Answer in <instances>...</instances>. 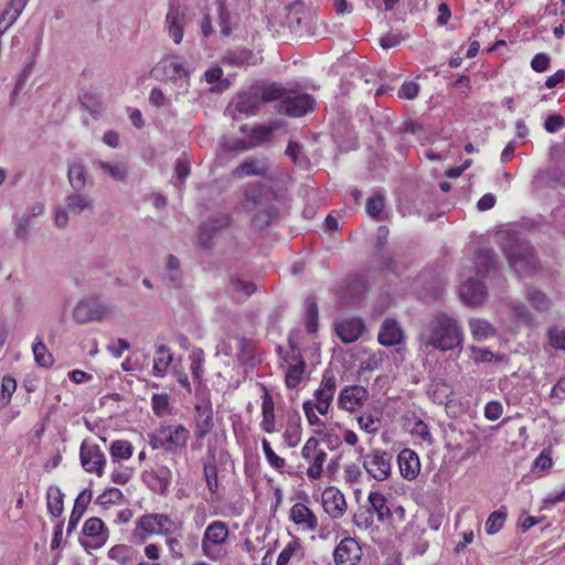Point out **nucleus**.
Returning <instances> with one entry per match:
<instances>
[{"label": "nucleus", "instance_id": "1", "mask_svg": "<svg viewBox=\"0 0 565 565\" xmlns=\"http://www.w3.org/2000/svg\"><path fill=\"white\" fill-rule=\"evenodd\" d=\"M427 329V347L440 352L462 350L465 330L455 317L446 312H438L430 320Z\"/></svg>", "mask_w": 565, "mask_h": 565}, {"label": "nucleus", "instance_id": "2", "mask_svg": "<svg viewBox=\"0 0 565 565\" xmlns=\"http://www.w3.org/2000/svg\"><path fill=\"white\" fill-rule=\"evenodd\" d=\"M189 439L190 430L184 425L162 423L149 435V445L153 450L177 455L185 449Z\"/></svg>", "mask_w": 565, "mask_h": 565}, {"label": "nucleus", "instance_id": "3", "mask_svg": "<svg viewBox=\"0 0 565 565\" xmlns=\"http://www.w3.org/2000/svg\"><path fill=\"white\" fill-rule=\"evenodd\" d=\"M300 456L306 465L305 473L309 480H320L324 476L333 475L330 463L327 465L328 454L317 438L310 437L306 440L300 450Z\"/></svg>", "mask_w": 565, "mask_h": 565}, {"label": "nucleus", "instance_id": "4", "mask_svg": "<svg viewBox=\"0 0 565 565\" xmlns=\"http://www.w3.org/2000/svg\"><path fill=\"white\" fill-rule=\"evenodd\" d=\"M230 529L224 521H212L205 529L202 537L203 554L210 559H216L222 547L227 543Z\"/></svg>", "mask_w": 565, "mask_h": 565}, {"label": "nucleus", "instance_id": "5", "mask_svg": "<svg viewBox=\"0 0 565 565\" xmlns=\"http://www.w3.org/2000/svg\"><path fill=\"white\" fill-rule=\"evenodd\" d=\"M159 81L181 82L185 88L190 85V71L184 67L180 56L172 55L162 58L151 71Z\"/></svg>", "mask_w": 565, "mask_h": 565}, {"label": "nucleus", "instance_id": "6", "mask_svg": "<svg viewBox=\"0 0 565 565\" xmlns=\"http://www.w3.org/2000/svg\"><path fill=\"white\" fill-rule=\"evenodd\" d=\"M392 460L390 452L377 448L362 456V466L370 478L382 482L392 475Z\"/></svg>", "mask_w": 565, "mask_h": 565}, {"label": "nucleus", "instance_id": "7", "mask_svg": "<svg viewBox=\"0 0 565 565\" xmlns=\"http://www.w3.org/2000/svg\"><path fill=\"white\" fill-rule=\"evenodd\" d=\"M315 109V99L306 93L287 90L278 103L277 111L290 117H302Z\"/></svg>", "mask_w": 565, "mask_h": 565}, {"label": "nucleus", "instance_id": "8", "mask_svg": "<svg viewBox=\"0 0 565 565\" xmlns=\"http://www.w3.org/2000/svg\"><path fill=\"white\" fill-rule=\"evenodd\" d=\"M505 256L510 267L519 276L534 274L539 268V260L532 247H515L505 250Z\"/></svg>", "mask_w": 565, "mask_h": 565}, {"label": "nucleus", "instance_id": "9", "mask_svg": "<svg viewBox=\"0 0 565 565\" xmlns=\"http://www.w3.org/2000/svg\"><path fill=\"white\" fill-rule=\"evenodd\" d=\"M79 460L83 469L88 473L102 477L105 472L107 459L102 448L85 439L79 447Z\"/></svg>", "mask_w": 565, "mask_h": 565}, {"label": "nucleus", "instance_id": "10", "mask_svg": "<svg viewBox=\"0 0 565 565\" xmlns=\"http://www.w3.org/2000/svg\"><path fill=\"white\" fill-rule=\"evenodd\" d=\"M189 21V8L180 2H172L166 15V26L170 39L180 44L184 35V26Z\"/></svg>", "mask_w": 565, "mask_h": 565}, {"label": "nucleus", "instance_id": "11", "mask_svg": "<svg viewBox=\"0 0 565 565\" xmlns=\"http://www.w3.org/2000/svg\"><path fill=\"white\" fill-rule=\"evenodd\" d=\"M81 544L85 550H98L105 545L109 537V531L102 519L89 518L85 521Z\"/></svg>", "mask_w": 565, "mask_h": 565}, {"label": "nucleus", "instance_id": "12", "mask_svg": "<svg viewBox=\"0 0 565 565\" xmlns=\"http://www.w3.org/2000/svg\"><path fill=\"white\" fill-rule=\"evenodd\" d=\"M369 391L361 385L344 386L338 396V406L340 409L354 413L361 409L369 399Z\"/></svg>", "mask_w": 565, "mask_h": 565}, {"label": "nucleus", "instance_id": "13", "mask_svg": "<svg viewBox=\"0 0 565 565\" xmlns=\"http://www.w3.org/2000/svg\"><path fill=\"white\" fill-rule=\"evenodd\" d=\"M335 565H358L362 558V547L356 539L344 537L332 553Z\"/></svg>", "mask_w": 565, "mask_h": 565}, {"label": "nucleus", "instance_id": "14", "mask_svg": "<svg viewBox=\"0 0 565 565\" xmlns=\"http://www.w3.org/2000/svg\"><path fill=\"white\" fill-rule=\"evenodd\" d=\"M321 502L324 512L332 519H341L348 509L344 494L337 487H327L321 494Z\"/></svg>", "mask_w": 565, "mask_h": 565}, {"label": "nucleus", "instance_id": "15", "mask_svg": "<svg viewBox=\"0 0 565 565\" xmlns=\"http://www.w3.org/2000/svg\"><path fill=\"white\" fill-rule=\"evenodd\" d=\"M107 311L105 305L95 298L81 300L73 310V318L77 323H88L100 320Z\"/></svg>", "mask_w": 565, "mask_h": 565}, {"label": "nucleus", "instance_id": "16", "mask_svg": "<svg viewBox=\"0 0 565 565\" xmlns=\"http://www.w3.org/2000/svg\"><path fill=\"white\" fill-rule=\"evenodd\" d=\"M262 390V420L259 423L260 429L266 434H274L280 430L277 425L275 414V402L270 391L265 386H260Z\"/></svg>", "mask_w": 565, "mask_h": 565}, {"label": "nucleus", "instance_id": "17", "mask_svg": "<svg viewBox=\"0 0 565 565\" xmlns=\"http://www.w3.org/2000/svg\"><path fill=\"white\" fill-rule=\"evenodd\" d=\"M366 291V284L360 274L348 276L340 287L339 297L347 305L359 303Z\"/></svg>", "mask_w": 565, "mask_h": 565}, {"label": "nucleus", "instance_id": "18", "mask_svg": "<svg viewBox=\"0 0 565 565\" xmlns=\"http://www.w3.org/2000/svg\"><path fill=\"white\" fill-rule=\"evenodd\" d=\"M289 520L302 531L316 532L319 527L315 512L301 502H297L290 508Z\"/></svg>", "mask_w": 565, "mask_h": 565}, {"label": "nucleus", "instance_id": "19", "mask_svg": "<svg viewBox=\"0 0 565 565\" xmlns=\"http://www.w3.org/2000/svg\"><path fill=\"white\" fill-rule=\"evenodd\" d=\"M334 329L341 342L352 343L362 337L365 324L361 318L353 317L337 321Z\"/></svg>", "mask_w": 565, "mask_h": 565}, {"label": "nucleus", "instance_id": "20", "mask_svg": "<svg viewBox=\"0 0 565 565\" xmlns=\"http://www.w3.org/2000/svg\"><path fill=\"white\" fill-rule=\"evenodd\" d=\"M367 509L376 516L377 523H385L393 516L392 504L381 491L371 490L366 498Z\"/></svg>", "mask_w": 565, "mask_h": 565}, {"label": "nucleus", "instance_id": "21", "mask_svg": "<svg viewBox=\"0 0 565 565\" xmlns=\"http://www.w3.org/2000/svg\"><path fill=\"white\" fill-rule=\"evenodd\" d=\"M397 465L401 476L406 480H415L420 472V460L416 451L404 448L397 456Z\"/></svg>", "mask_w": 565, "mask_h": 565}, {"label": "nucleus", "instance_id": "22", "mask_svg": "<svg viewBox=\"0 0 565 565\" xmlns=\"http://www.w3.org/2000/svg\"><path fill=\"white\" fill-rule=\"evenodd\" d=\"M158 530V513L143 514L135 523L132 541L136 544H142L148 537L159 535Z\"/></svg>", "mask_w": 565, "mask_h": 565}, {"label": "nucleus", "instance_id": "23", "mask_svg": "<svg viewBox=\"0 0 565 565\" xmlns=\"http://www.w3.org/2000/svg\"><path fill=\"white\" fill-rule=\"evenodd\" d=\"M302 409L308 424L313 427V431L316 434L322 433L326 428V423L320 418V416H327L330 408L327 405H322L318 401L310 398L303 402Z\"/></svg>", "mask_w": 565, "mask_h": 565}, {"label": "nucleus", "instance_id": "24", "mask_svg": "<svg viewBox=\"0 0 565 565\" xmlns=\"http://www.w3.org/2000/svg\"><path fill=\"white\" fill-rule=\"evenodd\" d=\"M194 435L196 440H203L213 429V411L211 406L195 405Z\"/></svg>", "mask_w": 565, "mask_h": 565}, {"label": "nucleus", "instance_id": "25", "mask_svg": "<svg viewBox=\"0 0 565 565\" xmlns=\"http://www.w3.org/2000/svg\"><path fill=\"white\" fill-rule=\"evenodd\" d=\"M403 340V330L399 323L392 318H386L379 330L377 341L384 347H393Z\"/></svg>", "mask_w": 565, "mask_h": 565}, {"label": "nucleus", "instance_id": "26", "mask_svg": "<svg viewBox=\"0 0 565 565\" xmlns=\"http://www.w3.org/2000/svg\"><path fill=\"white\" fill-rule=\"evenodd\" d=\"M269 166L265 161L258 160L255 157H247L232 171V175L235 179L264 177L267 174Z\"/></svg>", "mask_w": 565, "mask_h": 565}, {"label": "nucleus", "instance_id": "27", "mask_svg": "<svg viewBox=\"0 0 565 565\" xmlns=\"http://www.w3.org/2000/svg\"><path fill=\"white\" fill-rule=\"evenodd\" d=\"M290 359H292L295 363H290L289 360L286 359L288 367L285 374V385L287 388L294 390L299 386L305 377L306 362L299 352L297 354L292 352Z\"/></svg>", "mask_w": 565, "mask_h": 565}, {"label": "nucleus", "instance_id": "28", "mask_svg": "<svg viewBox=\"0 0 565 565\" xmlns=\"http://www.w3.org/2000/svg\"><path fill=\"white\" fill-rule=\"evenodd\" d=\"M337 391V379L332 373L326 372L322 375L319 387L313 392L312 398L322 405L331 408Z\"/></svg>", "mask_w": 565, "mask_h": 565}, {"label": "nucleus", "instance_id": "29", "mask_svg": "<svg viewBox=\"0 0 565 565\" xmlns=\"http://www.w3.org/2000/svg\"><path fill=\"white\" fill-rule=\"evenodd\" d=\"M486 295V287L479 279L470 278L460 288L462 300L471 306L480 305L484 300Z\"/></svg>", "mask_w": 565, "mask_h": 565}, {"label": "nucleus", "instance_id": "30", "mask_svg": "<svg viewBox=\"0 0 565 565\" xmlns=\"http://www.w3.org/2000/svg\"><path fill=\"white\" fill-rule=\"evenodd\" d=\"M173 361L171 349L164 344L158 345L154 351L152 373L156 377H164Z\"/></svg>", "mask_w": 565, "mask_h": 565}, {"label": "nucleus", "instance_id": "31", "mask_svg": "<svg viewBox=\"0 0 565 565\" xmlns=\"http://www.w3.org/2000/svg\"><path fill=\"white\" fill-rule=\"evenodd\" d=\"M260 106L262 98H259L258 92H244L238 94L236 97L235 109L239 114L253 116L256 114Z\"/></svg>", "mask_w": 565, "mask_h": 565}, {"label": "nucleus", "instance_id": "32", "mask_svg": "<svg viewBox=\"0 0 565 565\" xmlns=\"http://www.w3.org/2000/svg\"><path fill=\"white\" fill-rule=\"evenodd\" d=\"M107 556L117 565H135L137 551L127 544H116L108 550Z\"/></svg>", "mask_w": 565, "mask_h": 565}, {"label": "nucleus", "instance_id": "33", "mask_svg": "<svg viewBox=\"0 0 565 565\" xmlns=\"http://www.w3.org/2000/svg\"><path fill=\"white\" fill-rule=\"evenodd\" d=\"M281 127L279 121H273L268 125L257 124L249 130L250 142L254 145V148L270 141L271 135L274 131L278 130Z\"/></svg>", "mask_w": 565, "mask_h": 565}, {"label": "nucleus", "instance_id": "34", "mask_svg": "<svg viewBox=\"0 0 565 565\" xmlns=\"http://www.w3.org/2000/svg\"><path fill=\"white\" fill-rule=\"evenodd\" d=\"M475 265L477 274L486 278L491 273H497L494 253L490 249H479L476 254Z\"/></svg>", "mask_w": 565, "mask_h": 565}, {"label": "nucleus", "instance_id": "35", "mask_svg": "<svg viewBox=\"0 0 565 565\" xmlns=\"http://www.w3.org/2000/svg\"><path fill=\"white\" fill-rule=\"evenodd\" d=\"M375 521L376 516L365 505L360 507L352 516L353 524L361 531L379 532Z\"/></svg>", "mask_w": 565, "mask_h": 565}, {"label": "nucleus", "instance_id": "36", "mask_svg": "<svg viewBox=\"0 0 565 565\" xmlns=\"http://www.w3.org/2000/svg\"><path fill=\"white\" fill-rule=\"evenodd\" d=\"M203 476L206 482V488L212 495L211 500H214V497L218 494L220 490L218 469L214 458L203 462Z\"/></svg>", "mask_w": 565, "mask_h": 565}, {"label": "nucleus", "instance_id": "37", "mask_svg": "<svg viewBox=\"0 0 565 565\" xmlns=\"http://www.w3.org/2000/svg\"><path fill=\"white\" fill-rule=\"evenodd\" d=\"M46 507L52 516L58 518L62 515L64 511V494L58 487H49L46 491Z\"/></svg>", "mask_w": 565, "mask_h": 565}, {"label": "nucleus", "instance_id": "38", "mask_svg": "<svg viewBox=\"0 0 565 565\" xmlns=\"http://www.w3.org/2000/svg\"><path fill=\"white\" fill-rule=\"evenodd\" d=\"M164 543L171 558L181 559L184 557L186 553V545L184 543L182 530H178L175 533L166 536Z\"/></svg>", "mask_w": 565, "mask_h": 565}, {"label": "nucleus", "instance_id": "39", "mask_svg": "<svg viewBox=\"0 0 565 565\" xmlns=\"http://www.w3.org/2000/svg\"><path fill=\"white\" fill-rule=\"evenodd\" d=\"M526 300L534 310L540 312L548 311L552 306V301L548 296L535 287L527 288Z\"/></svg>", "mask_w": 565, "mask_h": 565}, {"label": "nucleus", "instance_id": "40", "mask_svg": "<svg viewBox=\"0 0 565 565\" xmlns=\"http://www.w3.org/2000/svg\"><path fill=\"white\" fill-rule=\"evenodd\" d=\"M469 328L473 340L483 341L495 334L494 327L484 319L473 318L469 321Z\"/></svg>", "mask_w": 565, "mask_h": 565}, {"label": "nucleus", "instance_id": "41", "mask_svg": "<svg viewBox=\"0 0 565 565\" xmlns=\"http://www.w3.org/2000/svg\"><path fill=\"white\" fill-rule=\"evenodd\" d=\"M109 454L114 461L128 460L134 455V446L129 440L117 439L110 444Z\"/></svg>", "mask_w": 565, "mask_h": 565}, {"label": "nucleus", "instance_id": "42", "mask_svg": "<svg viewBox=\"0 0 565 565\" xmlns=\"http://www.w3.org/2000/svg\"><path fill=\"white\" fill-rule=\"evenodd\" d=\"M94 164L97 166L104 173L108 174L115 181L122 182L126 180L128 170L125 163H110L103 160H95Z\"/></svg>", "mask_w": 565, "mask_h": 565}, {"label": "nucleus", "instance_id": "43", "mask_svg": "<svg viewBox=\"0 0 565 565\" xmlns=\"http://www.w3.org/2000/svg\"><path fill=\"white\" fill-rule=\"evenodd\" d=\"M34 361L41 367H51L54 363L52 353L44 344L41 337H36L33 343Z\"/></svg>", "mask_w": 565, "mask_h": 565}, {"label": "nucleus", "instance_id": "44", "mask_svg": "<svg viewBox=\"0 0 565 565\" xmlns=\"http://www.w3.org/2000/svg\"><path fill=\"white\" fill-rule=\"evenodd\" d=\"M303 323L308 333H316L319 327V309L313 299L306 301V311L303 315Z\"/></svg>", "mask_w": 565, "mask_h": 565}, {"label": "nucleus", "instance_id": "45", "mask_svg": "<svg viewBox=\"0 0 565 565\" xmlns=\"http://www.w3.org/2000/svg\"><path fill=\"white\" fill-rule=\"evenodd\" d=\"M262 449L268 465L279 473H284L286 467V459L275 452L270 443L266 439H262Z\"/></svg>", "mask_w": 565, "mask_h": 565}, {"label": "nucleus", "instance_id": "46", "mask_svg": "<svg viewBox=\"0 0 565 565\" xmlns=\"http://www.w3.org/2000/svg\"><path fill=\"white\" fill-rule=\"evenodd\" d=\"M67 178L75 191H81L86 185V171L82 163H73L68 167Z\"/></svg>", "mask_w": 565, "mask_h": 565}, {"label": "nucleus", "instance_id": "47", "mask_svg": "<svg viewBox=\"0 0 565 565\" xmlns=\"http://www.w3.org/2000/svg\"><path fill=\"white\" fill-rule=\"evenodd\" d=\"M65 206L72 214H82L86 210H93V204L89 199L78 193L68 195L65 199Z\"/></svg>", "mask_w": 565, "mask_h": 565}, {"label": "nucleus", "instance_id": "48", "mask_svg": "<svg viewBox=\"0 0 565 565\" xmlns=\"http://www.w3.org/2000/svg\"><path fill=\"white\" fill-rule=\"evenodd\" d=\"M151 409L157 417H166L171 414L170 397L167 393H154L151 396Z\"/></svg>", "mask_w": 565, "mask_h": 565}, {"label": "nucleus", "instance_id": "49", "mask_svg": "<svg viewBox=\"0 0 565 565\" xmlns=\"http://www.w3.org/2000/svg\"><path fill=\"white\" fill-rule=\"evenodd\" d=\"M189 359L193 381L198 384H201L204 374L203 364L205 360L203 350L199 349L193 351Z\"/></svg>", "mask_w": 565, "mask_h": 565}, {"label": "nucleus", "instance_id": "50", "mask_svg": "<svg viewBox=\"0 0 565 565\" xmlns=\"http://www.w3.org/2000/svg\"><path fill=\"white\" fill-rule=\"evenodd\" d=\"M158 529L159 535L168 536L182 530L183 523L172 520L168 514L158 513Z\"/></svg>", "mask_w": 565, "mask_h": 565}, {"label": "nucleus", "instance_id": "51", "mask_svg": "<svg viewBox=\"0 0 565 565\" xmlns=\"http://www.w3.org/2000/svg\"><path fill=\"white\" fill-rule=\"evenodd\" d=\"M507 520V512L497 510L490 513L486 521V532L489 535L497 534L504 525Z\"/></svg>", "mask_w": 565, "mask_h": 565}, {"label": "nucleus", "instance_id": "52", "mask_svg": "<svg viewBox=\"0 0 565 565\" xmlns=\"http://www.w3.org/2000/svg\"><path fill=\"white\" fill-rule=\"evenodd\" d=\"M162 550L156 543L146 544L143 547V555L148 561H140L136 565H166L160 561Z\"/></svg>", "mask_w": 565, "mask_h": 565}, {"label": "nucleus", "instance_id": "53", "mask_svg": "<svg viewBox=\"0 0 565 565\" xmlns=\"http://www.w3.org/2000/svg\"><path fill=\"white\" fill-rule=\"evenodd\" d=\"M28 0H10L7 9L1 13V15H6V23L8 25H12L22 11L24 10Z\"/></svg>", "mask_w": 565, "mask_h": 565}, {"label": "nucleus", "instance_id": "54", "mask_svg": "<svg viewBox=\"0 0 565 565\" xmlns=\"http://www.w3.org/2000/svg\"><path fill=\"white\" fill-rule=\"evenodd\" d=\"M384 207L385 198L383 194H375L374 196L369 198L366 201V212L371 217L375 220H382Z\"/></svg>", "mask_w": 565, "mask_h": 565}, {"label": "nucleus", "instance_id": "55", "mask_svg": "<svg viewBox=\"0 0 565 565\" xmlns=\"http://www.w3.org/2000/svg\"><path fill=\"white\" fill-rule=\"evenodd\" d=\"M510 315L522 320L523 322L531 323L534 319L530 309L521 301H512L509 305Z\"/></svg>", "mask_w": 565, "mask_h": 565}, {"label": "nucleus", "instance_id": "56", "mask_svg": "<svg viewBox=\"0 0 565 565\" xmlns=\"http://www.w3.org/2000/svg\"><path fill=\"white\" fill-rule=\"evenodd\" d=\"M287 89L277 87L275 85L266 86L262 89V94H259V98H262V104L282 100L286 96Z\"/></svg>", "mask_w": 565, "mask_h": 565}, {"label": "nucleus", "instance_id": "57", "mask_svg": "<svg viewBox=\"0 0 565 565\" xmlns=\"http://www.w3.org/2000/svg\"><path fill=\"white\" fill-rule=\"evenodd\" d=\"M412 435L414 437L419 438L422 441L427 443L428 445H433L434 443V438L430 433L428 424H426L422 419L414 423V426L412 428Z\"/></svg>", "mask_w": 565, "mask_h": 565}, {"label": "nucleus", "instance_id": "58", "mask_svg": "<svg viewBox=\"0 0 565 565\" xmlns=\"http://www.w3.org/2000/svg\"><path fill=\"white\" fill-rule=\"evenodd\" d=\"M301 545L298 540L290 541L279 553L276 565H287L292 556L300 550Z\"/></svg>", "mask_w": 565, "mask_h": 565}, {"label": "nucleus", "instance_id": "59", "mask_svg": "<svg viewBox=\"0 0 565 565\" xmlns=\"http://www.w3.org/2000/svg\"><path fill=\"white\" fill-rule=\"evenodd\" d=\"M548 342L556 350L565 351V328L552 327L548 332Z\"/></svg>", "mask_w": 565, "mask_h": 565}, {"label": "nucleus", "instance_id": "60", "mask_svg": "<svg viewBox=\"0 0 565 565\" xmlns=\"http://www.w3.org/2000/svg\"><path fill=\"white\" fill-rule=\"evenodd\" d=\"M553 466L552 454L550 449H543L533 461V470L546 472Z\"/></svg>", "mask_w": 565, "mask_h": 565}, {"label": "nucleus", "instance_id": "61", "mask_svg": "<svg viewBox=\"0 0 565 565\" xmlns=\"http://www.w3.org/2000/svg\"><path fill=\"white\" fill-rule=\"evenodd\" d=\"M217 14H218V25L221 28V33L224 36H228L231 34V13L226 9L223 2L217 4Z\"/></svg>", "mask_w": 565, "mask_h": 565}, {"label": "nucleus", "instance_id": "62", "mask_svg": "<svg viewBox=\"0 0 565 565\" xmlns=\"http://www.w3.org/2000/svg\"><path fill=\"white\" fill-rule=\"evenodd\" d=\"M343 480L347 484H354L361 481L362 470L359 465L351 462L344 466Z\"/></svg>", "mask_w": 565, "mask_h": 565}, {"label": "nucleus", "instance_id": "63", "mask_svg": "<svg viewBox=\"0 0 565 565\" xmlns=\"http://www.w3.org/2000/svg\"><path fill=\"white\" fill-rule=\"evenodd\" d=\"M419 93V85L414 81H406L402 84L397 92V96L401 99L413 100Z\"/></svg>", "mask_w": 565, "mask_h": 565}, {"label": "nucleus", "instance_id": "64", "mask_svg": "<svg viewBox=\"0 0 565 565\" xmlns=\"http://www.w3.org/2000/svg\"><path fill=\"white\" fill-rule=\"evenodd\" d=\"M250 55L249 51H239V52H227L223 58V63L231 66H242L244 65Z\"/></svg>", "mask_w": 565, "mask_h": 565}]
</instances>
